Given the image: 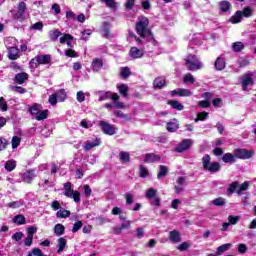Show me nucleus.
<instances>
[{
	"label": "nucleus",
	"mask_w": 256,
	"mask_h": 256,
	"mask_svg": "<svg viewBox=\"0 0 256 256\" xmlns=\"http://www.w3.org/2000/svg\"><path fill=\"white\" fill-rule=\"evenodd\" d=\"M136 32L140 37H151V30L149 29V19L145 16L138 17L136 22Z\"/></svg>",
	"instance_id": "f257e3e1"
},
{
	"label": "nucleus",
	"mask_w": 256,
	"mask_h": 256,
	"mask_svg": "<svg viewBox=\"0 0 256 256\" xmlns=\"http://www.w3.org/2000/svg\"><path fill=\"white\" fill-rule=\"evenodd\" d=\"M202 167L204 171H208V173H219L221 171V163L219 162H211V156L206 154L202 157Z\"/></svg>",
	"instance_id": "f03ea898"
},
{
	"label": "nucleus",
	"mask_w": 256,
	"mask_h": 256,
	"mask_svg": "<svg viewBox=\"0 0 256 256\" xmlns=\"http://www.w3.org/2000/svg\"><path fill=\"white\" fill-rule=\"evenodd\" d=\"M99 101H107V99H112L114 107L117 109H125V104L119 101L120 97L117 93L111 92H98Z\"/></svg>",
	"instance_id": "7ed1b4c3"
},
{
	"label": "nucleus",
	"mask_w": 256,
	"mask_h": 256,
	"mask_svg": "<svg viewBox=\"0 0 256 256\" xmlns=\"http://www.w3.org/2000/svg\"><path fill=\"white\" fill-rule=\"evenodd\" d=\"M185 61L189 71H199V69H203V62H200L195 55H188Z\"/></svg>",
	"instance_id": "20e7f679"
},
{
	"label": "nucleus",
	"mask_w": 256,
	"mask_h": 256,
	"mask_svg": "<svg viewBox=\"0 0 256 256\" xmlns=\"http://www.w3.org/2000/svg\"><path fill=\"white\" fill-rule=\"evenodd\" d=\"M64 195L70 199H74L75 203L81 202V193L79 191H74L71 189V183L67 182L64 184Z\"/></svg>",
	"instance_id": "39448f33"
},
{
	"label": "nucleus",
	"mask_w": 256,
	"mask_h": 256,
	"mask_svg": "<svg viewBox=\"0 0 256 256\" xmlns=\"http://www.w3.org/2000/svg\"><path fill=\"white\" fill-rule=\"evenodd\" d=\"M9 41H12V43H17V40H15L13 37L5 40V45L9 51L8 57L9 59H12V61H15V59H19V49L15 46L9 45Z\"/></svg>",
	"instance_id": "423d86ee"
},
{
	"label": "nucleus",
	"mask_w": 256,
	"mask_h": 256,
	"mask_svg": "<svg viewBox=\"0 0 256 256\" xmlns=\"http://www.w3.org/2000/svg\"><path fill=\"white\" fill-rule=\"evenodd\" d=\"M251 15H253V10H251V8L247 7V8H244V10L241 12V11H238L235 13V15H233L231 18H230V23H241V19L242 17H251Z\"/></svg>",
	"instance_id": "0eeeda50"
},
{
	"label": "nucleus",
	"mask_w": 256,
	"mask_h": 256,
	"mask_svg": "<svg viewBox=\"0 0 256 256\" xmlns=\"http://www.w3.org/2000/svg\"><path fill=\"white\" fill-rule=\"evenodd\" d=\"M35 61L36 63H39V65H49V63H51V55L36 56L35 59L30 61L31 67H35Z\"/></svg>",
	"instance_id": "6e6552de"
},
{
	"label": "nucleus",
	"mask_w": 256,
	"mask_h": 256,
	"mask_svg": "<svg viewBox=\"0 0 256 256\" xmlns=\"http://www.w3.org/2000/svg\"><path fill=\"white\" fill-rule=\"evenodd\" d=\"M234 155L237 159H251L255 155V152L246 149H236L234 150Z\"/></svg>",
	"instance_id": "1a4fd4ad"
},
{
	"label": "nucleus",
	"mask_w": 256,
	"mask_h": 256,
	"mask_svg": "<svg viewBox=\"0 0 256 256\" xmlns=\"http://www.w3.org/2000/svg\"><path fill=\"white\" fill-rule=\"evenodd\" d=\"M191 145H193V140L191 139H184L178 147H176L175 151L177 153H183V151H187V149L191 148Z\"/></svg>",
	"instance_id": "9d476101"
},
{
	"label": "nucleus",
	"mask_w": 256,
	"mask_h": 256,
	"mask_svg": "<svg viewBox=\"0 0 256 256\" xmlns=\"http://www.w3.org/2000/svg\"><path fill=\"white\" fill-rule=\"evenodd\" d=\"M99 126L105 135H115V126L103 121L99 123Z\"/></svg>",
	"instance_id": "9b49d317"
},
{
	"label": "nucleus",
	"mask_w": 256,
	"mask_h": 256,
	"mask_svg": "<svg viewBox=\"0 0 256 256\" xmlns=\"http://www.w3.org/2000/svg\"><path fill=\"white\" fill-rule=\"evenodd\" d=\"M125 229H131V221L124 220L120 226H116L113 228L114 235H121L122 231Z\"/></svg>",
	"instance_id": "f8f14e48"
},
{
	"label": "nucleus",
	"mask_w": 256,
	"mask_h": 256,
	"mask_svg": "<svg viewBox=\"0 0 256 256\" xmlns=\"http://www.w3.org/2000/svg\"><path fill=\"white\" fill-rule=\"evenodd\" d=\"M249 85H253V74L247 73L244 75L242 79V89L243 91H247Z\"/></svg>",
	"instance_id": "ddd939ff"
},
{
	"label": "nucleus",
	"mask_w": 256,
	"mask_h": 256,
	"mask_svg": "<svg viewBox=\"0 0 256 256\" xmlns=\"http://www.w3.org/2000/svg\"><path fill=\"white\" fill-rule=\"evenodd\" d=\"M102 33L105 39H113L114 35L111 33V24L109 22L103 23Z\"/></svg>",
	"instance_id": "4468645a"
},
{
	"label": "nucleus",
	"mask_w": 256,
	"mask_h": 256,
	"mask_svg": "<svg viewBox=\"0 0 256 256\" xmlns=\"http://www.w3.org/2000/svg\"><path fill=\"white\" fill-rule=\"evenodd\" d=\"M29 79V75L25 72L16 74L14 78V83H18V85H23Z\"/></svg>",
	"instance_id": "2eb2a0df"
},
{
	"label": "nucleus",
	"mask_w": 256,
	"mask_h": 256,
	"mask_svg": "<svg viewBox=\"0 0 256 256\" xmlns=\"http://www.w3.org/2000/svg\"><path fill=\"white\" fill-rule=\"evenodd\" d=\"M34 177H37V172L35 170H29L23 174L22 179L25 183H31Z\"/></svg>",
	"instance_id": "dca6fc26"
},
{
	"label": "nucleus",
	"mask_w": 256,
	"mask_h": 256,
	"mask_svg": "<svg viewBox=\"0 0 256 256\" xmlns=\"http://www.w3.org/2000/svg\"><path fill=\"white\" fill-rule=\"evenodd\" d=\"M169 239L171 243H181V233L177 230L170 231Z\"/></svg>",
	"instance_id": "f3484780"
},
{
	"label": "nucleus",
	"mask_w": 256,
	"mask_h": 256,
	"mask_svg": "<svg viewBox=\"0 0 256 256\" xmlns=\"http://www.w3.org/2000/svg\"><path fill=\"white\" fill-rule=\"evenodd\" d=\"M157 161H161V157L157 154L149 153L144 156V163H155Z\"/></svg>",
	"instance_id": "a211bd4d"
},
{
	"label": "nucleus",
	"mask_w": 256,
	"mask_h": 256,
	"mask_svg": "<svg viewBox=\"0 0 256 256\" xmlns=\"http://www.w3.org/2000/svg\"><path fill=\"white\" fill-rule=\"evenodd\" d=\"M57 243H58V245H57L58 249H57L56 253H58V255H59V254L63 253V251H65V248L67 247V239L61 237L58 239Z\"/></svg>",
	"instance_id": "6ab92c4d"
},
{
	"label": "nucleus",
	"mask_w": 256,
	"mask_h": 256,
	"mask_svg": "<svg viewBox=\"0 0 256 256\" xmlns=\"http://www.w3.org/2000/svg\"><path fill=\"white\" fill-rule=\"evenodd\" d=\"M142 56H143L142 49H139L137 47H132L130 49V57H132L133 59H141Z\"/></svg>",
	"instance_id": "aec40b11"
},
{
	"label": "nucleus",
	"mask_w": 256,
	"mask_h": 256,
	"mask_svg": "<svg viewBox=\"0 0 256 256\" xmlns=\"http://www.w3.org/2000/svg\"><path fill=\"white\" fill-rule=\"evenodd\" d=\"M177 129H179V121H177V119H174L167 123V131H169L170 133H175Z\"/></svg>",
	"instance_id": "412c9836"
},
{
	"label": "nucleus",
	"mask_w": 256,
	"mask_h": 256,
	"mask_svg": "<svg viewBox=\"0 0 256 256\" xmlns=\"http://www.w3.org/2000/svg\"><path fill=\"white\" fill-rule=\"evenodd\" d=\"M166 80L164 77H158L154 80L153 85L155 89H163L166 85Z\"/></svg>",
	"instance_id": "4be33fe9"
},
{
	"label": "nucleus",
	"mask_w": 256,
	"mask_h": 256,
	"mask_svg": "<svg viewBox=\"0 0 256 256\" xmlns=\"http://www.w3.org/2000/svg\"><path fill=\"white\" fill-rule=\"evenodd\" d=\"M25 205V201L23 200H17L13 202H9L6 207H9L10 209H19L20 207H23Z\"/></svg>",
	"instance_id": "5701e85b"
},
{
	"label": "nucleus",
	"mask_w": 256,
	"mask_h": 256,
	"mask_svg": "<svg viewBox=\"0 0 256 256\" xmlns=\"http://www.w3.org/2000/svg\"><path fill=\"white\" fill-rule=\"evenodd\" d=\"M168 105H170L172 109H176L177 111H183V109H185L183 104H181V102L177 100H170L168 102Z\"/></svg>",
	"instance_id": "b1692460"
},
{
	"label": "nucleus",
	"mask_w": 256,
	"mask_h": 256,
	"mask_svg": "<svg viewBox=\"0 0 256 256\" xmlns=\"http://www.w3.org/2000/svg\"><path fill=\"white\" fill-rule=\"evenodd\" d=\"M116 87H117L120 95L127 97L128 93H129V86H127V84H117Z\"/></svg>",
	"instance_id": "393cba45"
},
{
	"label": "nucleus",
	"mask_w": 256,
	"mask_h": 256,
	"mask_svg": "<svg viewBox=\"0 0 256 256\" xmlns=\"http://www.w3.org/2000/svg\"><path fill=\"white\" fill-rule=\"evenodd\" d=\"M215 68L217 71H223L225 69V59L223 57H218L215 61Z\"/></svg>",
	"instance_id": "a878e982"
},
{
	"label": "nucleus",
	"mask_w": 256,
	"mask_h": 256,
	"mask_svg": "<svg viewBox=\"0 0 256 256\" xmlns=\"http://www.w3.org/2000/svg\"><path fill=\"white\" fill-rule=\"evenodd\" d=\"M235 154L226 153L222 156V161L224 163H235Z\"/></svg>",
	"instance_id": "bb28decb"
},
{
	"label": "nucleus",
	"mask_w": 256,
	"mask_h": 256,
	"mask_svg": "<svg viewBox=\"0 0 256 256\" xmlns=\"http://www.w3.org/2000/svg\"><path fill=\"white\" fill-rule=\"evenodd\" d=\"M54 233L58 237H61V235L65 234V226H63V224H56L54 227Z\"/></svg>",
	"instance_id": "cd10ccee"
},
{
	"label": "nucleus",
	"mask_w": 256,
	"mask_h": 256,
	"mask_svg": "<svg viewBox=\"0 0 256 256\" xmlns=\"http://www.w3.org/2000/svg\"><path fill=\"white\" fill-rule=\"evenodd\" d=\"M59 37H61V31H59L58 29L51 30L49 32V39L51 41H57V39H59Z\"/></svg>",
	"instance_id": "c85d7f7f"
},
{
	"label": "nucleus",
	"mask_w": 256,
	"mask_h": 256,
	"mask_svg": "<svg viewBox=\"0 0 256 256\" xmlns=\"http://www.w3.org/2000/svg\"><path fill=\"white\" fill-rule=\"evenodd\" d=\"M229 249H231V244H224V245H221L217 248V251H216V255L220 256V255H223V253H225V251H229Z\"/></svg>",
	"instance_id": "c756f323"
},
{
	"label": "nucleus",
	"mask_w": 256,
	"mask_h": 256,
	"mask_svg": "<svg viewBox=\"0 0 256 256\" xmlns=\"http://www.w3.org/2000/svg\"><path fill=\"white\" fill-rule=\"evenodd\" d=\"M69 215H71V211L65 210V209L59 210L56 213V217H58V219H67V217H69Z\"/></svg>",
	"instance_id": "7c9ffc66"
},
{
	"label": "nucleus",
	"mask_w": 256,
	"mask_h": 256,
	"mask_svg": "<svg viewBox=\"0 0 256 256\" xmlns=\"http://www.w3.org/2000/svg\"><path fill=\"white\" fill-rule=\"evenodd\" d=\"M102 3H105L106 7L115 11L117 9V2L115 0H100Z\"/></svg>",
	"instance_id": "2f4dec72"
},
{
	"label": "nucleus",
	"mask_w": 256,
	"mask_h": 256,
	"mask_svg": "<svg viewBox=\"0 0 256 256\" xmlns=\"http://www.w3.org/2000/svg\"><path fill=\"white\" fill-rule=\"evenodd\" d=\"M243 49H245V45L243 44V42H234L232 44V50L235 51L236 53L243 51Z\"/></svg>",
	"instance_id": "473e14b6"
},
{
	"label": "nucleus",
	"mask_w": 256,
	"mask_h": 256,
	"mask_svg": "<svg viewBox=\"0 0 256 256\" xmlns=\"http://www.w3.org/2000/svg\"><path fill=\"white\" fill-rule=\"evenodd\" d=\"M193 92L189 89L179 88L178 97H191Z\"/></svg>",
	"instance_id": "72a5a7b5"
},
{
	"label": "nucleus",
	"mask_w": 256,
	"mask_h": 256,
	"mask_svg": "<svg viewBox=\"0 0 256 256\" xmlns=\"http://www.w3.org/2000/svg\"><path fill=\"white\" fill-rule=\"evenodd\" d=\"M209 118L208 112H200L197 114V117L195 118V123H199V121H205V119Z\"/></svg>",
	"instance_id": "f704fd0d"
},
{
	"label": "nucleus",
	"mask_w": 256,
	"mask_h": 256,
	"mask_svg": "<svg viewBox=\"0 0 256 256\" xmlns=\"http://www.w3.org/2000/svg\"><path fill=\"white\" fill-rule=\"evenodd\" d=\"M131 75V70L129 67H124L120 69V77L122 79H127Z\"/></svg>",
	"instance_id": "c9c22d12"
},
{
	"label": "nucleus",
	"mask_w": 256,
	"mask_h": 256,
	"mask_svg": "<svg viewBox=\"0 0 256 256\" xmlns=\"http://www.w3.org/2000/svg\"><path fill=\"white\" fill-rule=\"evenodd\" d=\"M119 158H120L121 163H129V161H130L129 152H120Z\"/></svg>",
	"instance_id": "e433bc0d"
},
{
	"label": "nucleus",
	"mask_w": 256,
	"mask_h": 256,
	"mask_svg": "<svg viewBox=\"0 0 256 256\" xmlns=\"http://www.w3.org/2000/svg\"><path fill=\"white\" fill-rule=\"evenodd\" d=\"M17 167V162L15 160H8L5 164V169L8 171H13Z\"/></svg>",
	"instance_id": "4c0bfd02"
},
{
	"label": "nucleus",
	"mask_w": 256,
	"mask_h": 256,
	"mask_svg": "<svg viewBox=\"0 0 256 256\" xmlns=\"http://www.w3.org/2000/svg\"><path fill=\"white\" fill-rule=\"evenodd\" d=\"M220 11H223L224 13L227 12L229 9H231V3L228 1H222L219 3Z\"/></svg>",
	"instance_id": "58836bf2"
},
{
	"label": "nucleus",
	"mask_w": 256,
	"mask_h": 256,
	"mask_svg": "<svg viewBox=\"0 0 256 256\" xmlns=\"http://www.w3.org/2000/svg\"><path fill=\"white\" fill-rule=\"evenodd\" d=\"M156 195H157V190H155V188H149L148 190H146V194H145L146 199H153L156 197Z\"/></svg>",
	"instance_id": "ea45409f"
},
{
	"label": "nucleus",
	"mask_w": 256,
	"mask_h": 256,
	"mask_svg": "<svg viewBox=\"0 0 256 256\" xmlns=\"http://www.w3.org/2000/svg\"><path fill=\"white\" fill-rule=\"evenodd\" d=\"M249 189V182L242 183L238 190H236L237 195H243V191H247Z\"/></svg>",
	"instance_id": "a19ab883"
},
{
	"label": "nucleus",
	"mask_w": 256,
	"mask_h": 256,
	"mask_svg": "<svg viewBox=\"0 0 256 256\" xmlns=\"http://www.w3.org/2000/svg\"><path fill=\"white\" fill-rule=\"evenodd\" d=\"M55 95L59 101H65V99H67V93L63 89L57 91Z\"/></svg>",
	"instance_id": "79ce46f5"
},
{
	"label": "nucleus",
	"mask_w": 256,
	"mask_h": 256,
	"mask_svg": "<svg viewBox=\"0 0 256 256\" xmlns=\"http://www.w3.org/2000/svg\"><path fill=\"white\" fill-rule=\"evenodd\" d=\"M41 111V105L39 104H34L31 108H30V113L31 115H35V117H37L39 115V112Z\"/></svg>",
	"instance_id": "37998d69"
},
{
	"label": "nucleus",
	"mask_w": 256,
	"mask_h": 256,
	"mask_svg": "<svg viewBox=\"0 0 256 256\" xmlns=\"http://www.w3.org/2000/svg\"><path fill=\"white\" fill-rule=\"evenodd\" d=\"M11 145H12V149H17V147L21 145V139L19 138V136L12 137Z\"/></svg>",
	"instance_id": "c03bdc74"
},
{
	"label": "nucleus",
	"mask_w": 256,
	"mask_h": 256,
	"mask_svg": "<svg viewBox=\"0 0 256 256\" xmlns=\"http://www.w3.org/2000/svg\"><path fill=\"white\" fill-rule=\"evenodd\" d=\"M30 31H43V22H36L32 24Z\"/></svg>",
	"instance_id": "a18cd8bd"
},
{
	"label": "nucleus",
	"mask_w": 256,
	"mask_h": 256,
	"mask_svg": "<svg viewBox=\"0 0 256 256\" xmlns=\"http://www.w3.org/2000/svg\"><path fill=\"white\" fill-rule=\"evenodd\" d=\"M14 223H16V225H25V216L16 215L14 217Z\"/></svg>",
	"instance_id": "49530a36"
},
{
	"label": "nucleus",
	"mask_w": 256,
	"mask_h": 256,
	"mask_svg": "<svg viewBox=\"0 0 256 256\" xmlns=\"http://www.w3.org/2000/svg\"><path fill=\"white\" fill-rule=\"evenodd\" d=\"M11 91H14L15 93H19V95H23V94L27 93L25 88H23L21 86H11Z\"/></svg>",
	"instance_id": "de8ad7c7"
},
{
	"label": "nucleus",
	"mask_w": 256,
	"mask_h": 256,
	"mask_svg": "<svg viewBox=\"0 0 256 256\" xmlns=\"http://www.w3.org/2000/svg\"><path fill=\"white\" fill-rule=\"evenodd\" d=\"M125 199H126V205H131L133 204V199H135V195L133 193L128 192L125 194Z\"/></svg>",
	"instance_id": "09e8293b"
},
{
	"label": "nucleus",
	"mask_w": 256,
	"mask_h": 256,
	"mask_svg": "<svg viewBox=\"0 0 256 256\" xmlns=\"http://www.w3.org/2000/svg\"><path fill=\"white\" fill-rule=\"evenodd\" d=\"M48 110H43L38 113L36 116L37 121H43L44 119H47Z\"/></svg>",
	"instance_id": "8fccbe9b"
},
{
	"label": "nucleus",
	"mask_w": 256,
	"mask_h": 256,
	"mask_svg": "<svg viewBox=\"0 0 256 256\" xmlns=\"http://www.w3.org/2000/svg\"><path fill=\"white\" fill-rule=\"evenodd\" d=\"M68 41H73V36H71V34H63V36L60 37L61 44H65Z\"/></svg>",
	"instance_id": "3c124183"
},
{
	"label": "nucleus",
	"mask_w": 256,
	"mask_h": 256,
	"mask_svg": "<svg viewBox=\"0 0 256 256\" xmlns=\"http://www.w3.org/2000/svg\"><path fill=\"white\" fill-rule=\"evenodd\" d=\"M189 247H191V242H183L177 247V249L178 251H187Z\"/></svg>",
	"instance_id": "603ef678"
},
{
	"label": "nucleus",
	"mask_w": 256,
	"mask_h": 256,
	"mask_svg": "<svg viewBox=\"0 0 256 256\" xmlns=\"http://www.w3.org/2000/svg\"><path fill=\"white\" fill-rule=\"evenodd\" d=\"M239 219V216L230 215L228 216V223H230V225H237V223H239Z\"/></svg>",
	"instance_id": "864d4df0"
},
{
	"label": "nucleus",
	"mask_w": 256,
	"mask_h": 256,
	"mask_svg": "<svg viewBox=\"0 0 256 256\" xmlns=\"http://www.w3.org/2000/svg\"><path fill=\"white\" fill-rule=\"evenodd\" d=\"M237 187H239V182H233L228 187V193L233 194L237 191Z\"/></svg>",
	"instance_id": "5fc2aeb1"
},
{
	"label": "nucleus",
	"mask_w": 256,
	"mask_h": 256,
	"mask_svg": "<svg viewBox=\"0 0 256 256\" xmlns=\"http://www.w3.org/2000/svg\"><path fill=\"white\" fill-rule=\"evenodd\" d=\"M239 67H247L249 66V59L248 58H239L237 61Z\"/></svg>",
	"instance_id": "6e6d98bb"
},
{
	"label": "nucleus",
	"mask_w": 256,
	"mask_h": 256,
	"mask_svg": "<svg viewBox=\"0 0 256 256\" xmlns=\"http://www.w3.org/2000/svg\"><path fill=\"white\" fill-rule=\"evenodd\" d=\"M165 175H167V166L161 165L160 166V171H159V173L157 175V178L161 179L162 177H165Z\"/></svg>",
	"instance_id": "4d7b16f0"
},
{
	"label": "nucleus",
	"mask_w": 256,
	"mask_h": 256,
	"mask_svg": "<svg viewBox=\"0 0 256 256\" xmlns=\"http://www.w3.org/2000/svg\"><path fill=\"white\" fill-rule=\"evenodd\" d=\"M213 205H215L216 207H223V205H225V199L224 198H216L213 200Z\"/></svg>",
	"instance_id": "13d9d810"
},
{
	"label": "nucleus",
	"mask_w": 256,
	"mask_h": 256,
	"mask_svg": "<svg viewBox=\"0 0 256 256\" xmlns=\"http://www.w3.org/2000/svg\"><path fill=\"white\" fill-rule=\"evenodd\" d=\"M148 176H149V170L145 166L141 165L140 166V177L145 179V177H148Z\"/></svg>",
	"instance_id": "bf43d9fd"
},
{
	"label": "nucleus",
	"mask_w": 256,
	"mask_h": 256,
	"mask_svg": "<svg viewBox=\"0 0 256 256\" xmlns=\"http://www.w3.org/2000/svg\"><path fill=\"white\" fill-rule=\"evenodd\" d=\"M27 9V5L25 2H20L18 6V15H23L25 13V10Z\"/></svg>",
	"instance_id": "052dcab7"
},
{
	"label": "nucleus",
	"mask_w": 256,
	"mask_h": 256,
	"mask_svg": "<svg viewBox=\"0 0 256 256\" xmlns=\"http://www.w3.org/2000/svg\"><path fill=\"white\" fill-rule=\"evenodd\" d=\"M184 83H195V77L191 75V73H188L184 76Z\"/></svg>",
	"instance_id": "680f3d73"
},
{
	"label": "nucleus",
	"mask_w": 256,
	"mask_h": 256,
	"mask_svg": "<svg viewBox=\"0 0 256 256\" xmlns=\"http://www.w3.org/2000/svg\"><path fill=\"white\" fill-rule=\"evenodd\" d=\"M8 106L7 102L5 101V98L0 97V111H7Z\"/></svg>",
	"instance_id": "e2e57ef3"
},
{
	"label": "nucleus",
	"mask_w": 256,
	"mask_h": 256,
	"mask_svg": "<svg viewBox=\"0 0 256 256\" xmlns=\"http://www.w3.org/2000/svg\"><path fill=\"white\" fill-rule=\"evenodd\" d=\"M93 147H97V142H87L84 145L85 151H91V149H93Z\"/></svg>",
	"instance_id": "0e129e2a"
},
{
	"label": "nucleus",
	"mask_w": 256,
	"mask_h": 256,
	"mask_svg": "<svg viewBox=\"0 0 256 256\" xmlns=\"http://www.w3.org/2000/svg\"><path fill=\"white\" fill-rule=\"evenodd\" d=\"M27 233H28V237H32L33 238L35 233H37V227H33V226L29 227L27 229Z\"/></svg>",
	"instance_id": "69168bd1"
},
{
	"label": "nucleus",
	"mask_w": 256,
	"mask_h": 256,
	"mask_svg": "<svg viewBox=\"0 0 256 256\" xmlns=\"http://www.w3.org/2000/svg\"><path fill=\"white\" fill-rule=\"evenodd\" d=\"M91 33H92L91 30L83 31L82 36H81L82 41H87V39H89Z\"/></svg>",
	"instance_id": "338daca9"
},
{
	"label": "nucleus",
	"mask_w": 256,
	"mask_h": 256,
	"mask_svg": "<svg viewBox=\"0 0 256 256\" xmlns=\"http://www.w3.org/2000/svg\"><path fill=\"white\" fill-rule=\"evenodd\" d=\"M66 57H77V52L73 49H68L65 51Z\"/></svg>",
	"instance_id": "774afa93"
}]
</instances>
